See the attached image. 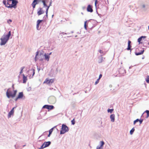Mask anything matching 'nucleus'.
I'll return each mask as SVG.
<instances>
[{"label":"nucleus","instance_id":"1","mask_svg":"<svg viewBox=\"0 0 149 149\" xmlns=\"http://www.w3.org/2000/svg\"><path fill=\"white\" fill-rule=\"evenodd\" d=\"M3 3L8 8H15L18 1L16 0H7V3L6 1H3Z\"/></svg>","mask_w":149,"mask_h":149},{"label":"nucleus","instance_id":"2","mask_svg":"<svg viewBox=\"0 0 149 149\" xmlns=\"http://www.w3.org/2000/svg\"><path fill=\"white\" fill-rule=\"evenodd\" d=\"M17 93V90H13V91L11 88H9L7 91L6 95L8 98H13L16 96Z\"/></svg>","mask_w":149,"mask_h":149},{"label":"nucleus","instance_id":"3","mask_svg":"<svg viewBox=\"0 0 149 149\" xmlns=\"http://www.w3.org/2000/svg\"><path fill=\"white\" fill-rule=\"evenodd\" d=\"M10 35L11 31H10L9 32L8 34L7 35L5 36L4 37L1 38V42L0 45H5L9 40V38L10 36Z\"/></svg>","mask_w":149,"mask_h":149},{"label":"nucleus","instance_id":"4","mask_svg":"<svg viewBox=\"0 0 149 149\" xmlns=\"http://www.w3.org/2000/svg\"><path fill=\"white\" fill-rule=\"evenodd\" d=\"M69 130L68 128L66 125L63 124L62 126L61 130L60 131V134H63Z\"/></svg>","mask_w":149,"mask_h":149},{"label":"nucleus","instance_id":"5","mask_svg":"<svg viewBox=\"0 0 149 149\" xmlns=\"http://www.w3.org/2000/svg\"><path fill=\"white\" fill-rule=\"evenodd\" d=\"M44 56L45 57V59L48 61L49 60L50 57L48 55H47L46 54H45L44 55L42 53L40 54L38 56V58L39 59V60L40 61H43V59L42 57H43Z\"/></svg>","mask_w":149,"mask_h":149},{"label":"nucleus","instance_id":"6","mask_svg":"<svg viewBox=\"0 0 149 149\" xmlns=\"http://www.w3.org/2000/svg\"><path fill=\"white\" fill-rule=\"evenodd\" d=\"M48 101L50 104H53L56 101V98L54 96H50L48 99Z\"/></svg>","mask_w":149,"mask_h":149},{"label":"nucleus","instance_id":"7","mask_svg":"<svg viewBox=\"0 0 149 149\" xmlns=\"http://www.w3.org/2000/svg\"><path fill=\"white\" fill-rule=\"evenodd\" d=\"M146 38V36H142L139 38L138 39V42L139 44H143L145 40L144 39Z\"/></svg>","mask_w":149,"mask_h":149},{"label":"nucleus","instance_id":"8","mask_svg":"<svg viewBox=\"0 0 149 149\" xmlns=\"http://www.w3.org/2000/svg\"><path fill=\"white\" fill-rule=\"evenodd\" d=\"M54 81V79H46L44 82V83H46L47 84H49L52 83Z\"/></svg>","mask_w":149,"mask_h":149},{"label":"nucleus","instance_id":"9","mask_svg":"<svg viewBox=\"0 0 149 149\" xmlns=\"http://www.w3.org/2000/svg\"><path fill=\"white\" fill-rule=\"evenodd\" d=\"M42 108H43L47 109L49 110L53 109L54 108V107L52 105H45L43 106Z\"/></svg>","mask_w":149,"mask_h":149},{"label":"nucleus","instance_id":"10","mask_svg":"<svg viewBox=\"0 0 149 149\" xmlns=\"http://www.w3.org/2000/svg\"><path fill=\"white\" fill-rule=\"evenodd\" d=\"M15 107H14L12 108V110L10 111L8 114V117L10 118L11 117V115H13L14 113V109Z\"/></svg>","mask_w":149,"mask_h":149},{"label":"nucleus","instance_id":"11","mask_svg":"<svg viewBox=\"0 0 149 149\" xmlns=\"http://www.w3.org/2000/svg\"><path fill=\"white\" fill-rule=\"evenodd\" d=\"M87 10L88 12H92L93 11L92 6L90 5H88L87 8Z\"/></svg>","mask_w":149,"mask_h":149},{"label":"nucleus","instance_id":"12","mask_svg":"<svg viewBox=\"0 0 149 149\" xmlns=\"http://www.w3.org/2000/svg\"><path fill=\"white\" fill-rule=\"evenodd\" d=\"M23 96V93L22 92H20L19 93L18 97L15 99V101H16L18 99L22 97Z\"/></svg>","mask_w":149,"mask_h":149},{"label":"nucleus","instance_id":"13","mask_svg":"<svg viewBox=\"0 0 149 149\" xmlns=\"http://www.w3.org/2000/svg\"><path fill=\"white\" fill-rule=\"evenodd\" d=\"M38 0H34L31 4L33 9L35 8L36 5L38 4Z\"/></svg>","mask_w":149,"mask_h":149},{"label":"nucleus","instance_id":"14","mask_svg":"<svg viewBox=\"0 0 149 149\" xmlns=\"http://www.w3.org/2000/svg\"><path fill=\"white\" fill-rule=\"evenodd\" d=\"M44 12L42 10V9L41 8H40L39 10L38 11L37 13L38 15H40L43 13H44Z\"/></svg>","mask_w":149,"mask_h":149},{"label":"nucleus","instance_id":"15","mask_svg":"<svg viewBox=\"0 0 149 149\" xmlns=\"http://www.w3.org/2000/svg\"><path fill=\"white\" fill-rule=\"evenodd\" d=\"M131 42L130 40H129L128 42V47L127 49V50H130V48L131 47V46L130 45Z\"/></svg>","mask_w":149,"mask_h":149},{"label":"nucleus","instance_id":"16","mask_svg":"<svg viewBox=\"0 0 149 149\" xmlns=\"http://www.w3.org/2000/svg\"><path fill=\"white\" fill-rule=\"evenodd\" d=\"M110 118L111 121L112 122H114L115 120V115L114 114H111L110 116Z\"/></svg>","mask_w":149,"mask_h":149},{"label":"nucleus","instance_id":"17","mask_svg":"<svg viewBox=\"0 0 149 149\" xmlns=\"http://www.w3.org/2000/svg\"><path fill=\"white\" fill-rule=\"evenodd\" d=\"M43 21L42 20H38L37 21V24L36 26V27L37 29H38L39 26V24L40 23Z\"/></svg>","mask_w":149,"mask_h":149},{"label":"nucleus","instance_id":"18","mask_svg":"<svg viewBox=\"0 0 149 149\" xmlns=\"http://www.w3.org/2000/svg\"><path fill=\"white\" fill-rule=\"evenodd\" d=\"M50 143L51 142L50 141L45 142L43 143L45 145V147H47L49 146Z\"/></svg>","mask_w":149,"mask_h":149},{"label":"nucleus","instance_id":"19","mask_svg":"<svg viewBox=\"0 0 149 149\" xmlns=\"http://www.w3.org/2000/svg\"><path fill=\"white\" fill-rule=\"evenodd\" d=\"M144 52V50L143 49L141 52H135V54L136 55H140L143 54Z\"/></svg>","mask_w":149,"mask_h":149},{"label":"nucleus","instance_id":"20","mask_svg":"<svg viewBox=\"0 0 149 149\" xmlns=\"http://www.w3.org/2000/svg\"><path fill=\"white\" fill-rule=\"evenodd\" d=\"M23 83H25L26 82V80H27V77H25L24 74H23Z\"/></svg>","mask_w":149,"mask_h":149},{"label":"nucleus","instance_id":"21","mask_svg":"<svg viewBox=\"0 0 149 149\" xmlns=\"http://www.w3.org/2000/svg\"><path fill=\"white\" fill-rule=\"evenodd\" d=\"M51 5V2L50 3V4L49 6H47V7L46 10V16L47 17L48 9H49V7Z\"/></svg>","mask_w":149,"mask_h":149},{"label":"nucleus","instance_id":"22","mask_svg":"<svg viewBox=\"0 0 149 149\" xmlns=\"http://www.w3.org/2000/svg\"><path fill=\"white\" fill-rule=\"evenodd\" d=\"M53 128H51L49 131V134L48 135V137H49L50 135L52 134L53 130Z\"/></svg>","mask_w":149,"mask_h":149},{"label":"nucleus","instance_id":"23","mask_svg":"<svg viewBox=\"0 0 149 149\" xmlns=\"http://www.w3.org/2000/svg\"><path fill=\"white\" fill-rule=\"evenodd\" d=\"M134 128H133L130 131V133L131 134H133V132L134 131Z\"/></svg>","mask_w":149,"mask_h":149},{"label":"nucleus","instance_id":"24","mask_svg":"<svg viewBox=\"0 0 149 149\" xmlns=\"http://www.w3.org/2000/svg\"><path fill=\"white\" fill-rule=\"evenodd\" d=\"M146 81L147 83H149V76L148 75L147 76Z\"/></svg>","mask_w":149,"mask_h":149},{"label":"nucleus","instance_id":"25","mask_svg":"<svg viewBox=\"0 0 149 149\" xmlns=\"http://www.w3.org/2000/svg\"><path fill=\"white\" fill-rule=\"evenodd\" d=\"M39 52H36V56L35 57V61H36L37 60V56L38 55Z\"/></svg>","mask_w":149,"mask_h":149},{"label":"nucleus","instance_id":"26","mask_svg":"<svg viewBox=\"0 0 149 149\" xmlns=\"http://www.w3.org/2000/svg\"><path fill=\"white\" fill-rule=\"evenodd\" d=\"M87 22V21H86L84 23V28L86 30V29H86V27H87V26H86Z\"/></svg>","mask_w":149,"mask_h":149},{"label":"nucleus","instance_id":"27","mask_svg":"<svg viewBox=\"0 0 149 149\" xmlns=\"http://www.w3.org/2000/svg\"><path fill=\"white\" fill-rule=\"evenodd\" d=\"M31 71H32L31 72L33 73L32 76H33L35 73V70L34 69H32V70H31Z\"/></svg>","mask_w":149,"mask_h":149},{"label":"nucleus","instance_id":"28","mask_svg":"<svg viewBox=\"0 0 149 149\" xmlns=\"http://www.w3.org/2000/svg\"><path fill=\"white\" fill-rule=\"evenodd\" d=\"M145 112L147 113V116L146 118H147L149 116V111L148 110H146Z\"/></svg>","mask_w":149,"mask_h":149},{"label":"nucleus","instance_id":"29","mask_svg":"<svg viewBox=\"0 0 149 149\" xmlns=\"http://www.w3.org/2000/svg\"><path fill=\"white\" fill-rule=\"evenodd\" d=\"M71 122L72 124L73 125H74L75 123L74 119H73L72 120Z\"/></svg>","mask_w":149,"mask_h":149},{"label":"nucleus","instance_id":"30","mask_svg":"<svg viewBox=\"0 0 149 149\" xmlns=\"http://www.w3.org/2000/svg\"><path fill=\"white\" fill-rule=\"evenodd\" d=\"M42 1L43 3V5L44 6H47V5L45 3V1L44 0H43Z\"/></svg>","mask_w":149,"mask_h":149},{"label":"nucleus","instance_id":"31","mask_svg":"<svg viewBox=\"0 0 149 149\" xmlns=\"http://www.w3.org/2000/svg\"><path fill=\"white\" fill-rule=\"evenodd\" d=\"M45 148V145L44 144H43L42 146H41L40 148H39L40 149H43L44 148Z\"/></svg>","mask_w":149,"mask_h":149},{"label":"nucleus","instance_id":"32","mask_svg":"<svg viewBox=\"0 0 149 149\" xmlns=\"http://www.w3.org/2000/svg\"><path fill=\"white\" fill-rule=\"evenodd\" d=\"M113 111V109H109L108 110V112H110V113H111Z\"/></svg>","mask_w":149,"mask_h":149},{"label":"nucleus","instance_id":"33","mask_svg":"<svg viewBox=\"0 0 149 149\" xmlns=\"http://www.w3.org/2000/svg\"><path fill=\"white\" fill-rule=\"evenodd\" d=\"M139 121V120L138 119H136V120H135L134 122V124L135 125L136 123L138 121Z\"/></svg>","mask_w":149,"mask_h":149},{"label":"nucleus","instance_id":"34","mask_svg":"<svg viewBox=\"0 0 149 149\" xmlns=\"http://www.w3.org/2000/svg\"><path fill=\"white\" fill-rule=\"evenodd\" d=\"M101 145L100 146H101V147H102L103 146V145L104 144V141H101Z\"/></svg>","mask_w":149,"mask_h":149},{"label":"nucleus","instance_id":"35","mask_svg":"<svg viewBox=\"0 0 149 149\" xmlns=\"http://www.w3.org/2000/svg\"><path fill=\"white\" fill-rule=\"evenodd\" d=\"M99 80H100V79H97V80L95 81V85L99 83Z\"/></svg>","mask_w":149,"mask_h":149},{"label":"nucleus","instance_id":"36","mask_svg":"<svg viewBox=\"0 0 149 149\" xmlns=\"http://www.w3.org/2000/svg\"><path fill=\"white\" fill-rule=\"evenodd\" d=\"M12 22V21L10 19L8 21V23L9 24H10V23Z\"/></svg>","mask_w":149,"mask_h":149},{"label":"nucleus","instance_id":"37","mask_svg":"<svg viewBox=\"0 0 149 149\" xmlns=\"http://www.w3.org/2000/svg\"><path fill=\"white\" fill-rule=\"evenodd\" d=\"M143 121V119H142V120L141 119L140 120H139V122L140 124H141L142 123Z\"/></svg>","mask_w":149,"mask_h":149},{"label":"nucleus","instance_id":"38","mask_svg":"<svg viewBox=\"0 0 149 149\" xmlns=\"http://www.w3.org/2000/svg\"><path fill=\"white\" fill-rule=\"evenodd\" d=\"M102 147H101V146L100 147H97V149H102Z\"/></svg>","mask_w":149,"mask_h":149},{"label":"nucleus","instance_id":"39","mask_svg":"<svg viewBox=\"0 0 149 149\" xmlns=\"http://www.w3.org/2000/svg\"><path fill=\"white\" fill-rule=\"evenodd\" d=\"M102 74H100V75H99V78L98 79H100L102 77Z\"/></svg>","mask_w":149,"mask_h":149},{"label":"nucleus","instance_id":"40","mask_svg":"<svg viewBox=\"0 0 149 149\" xmlns=\"http://www.w3.org/2000/svg\"><path fill=\"white\" fill-rule=\"evenodd\" d=\"M99 52L100 53H103V52L102 50H100Z\"/></svg>","mask_w":149,"mask_h":149},{"label":"nucleus","instance_id":"41","mask_svg":"<svg viewBox=\"0 0 149 149\" xmlns=\"http://www.w3.org/2000/svg\"><path fill=\"white\" fill-rule=\"evenodd\" d=\"M97 3V0H96L95 1V6H96Z\"/></svg>","mask_w":149,"mask_h":149},{"label":"nucleus","instance_id":"42","mask_svg":"<svg viewBox=\"0 0 149 149\" xmlns=\"http://www.w3.org/2000/svg\"><path fill=\"white\" fill-rule=\"evenodd\" d=\"M23 68H22L21 70V71L20 72V74H21L22 73V70H23Z\"/></svg>","mask_w":149,"mask_h":149},{"label":"nucleus","instance_id":"43","mask_svg":"<svg viewBox=\"0 0 149 149\" xmlns=\"http://www.w3.org/2000/svg\"><path fill=\"white\" fill-rule=\"evenodd\" d=\"M12 87H13V90H14V85H13L12 86Z\"/></svg>","mask_w":149,"mask_h":149},{"label":"nucleus","instance_id":"44","mask_svg":"<svg viewBox=\"0 0 149 149\" xmlns=\"http://www.w3.org/2000/svg\"><path fill=\"white\" fill-rule=\"evenodd\" d=\"M142 6H143V8H145V6L144 5H143Z\"/></svg>","mask_w":149,"mask_h":149},{"label":"nucleus","instance_id":"45","mask_svg":"<svg viewBox=\"0 0 149 149\" xmlns=\"http://www.w3.org/2000/svg\"><path fill=\"white\" fill-rule=\"evenodd\" d=\"M148 29L149 30V26H148Z\"/></svg>","mask_w":149,"mask_h":149},{"label":"nucleus","instance_id":"46","mask_svg":"<svg viewBox=\"0 0 149 149\" xmlns=\"http://www.w3.org/2000/svg\"><path fill=\"white\" fill-rule=\"evenodd\" d=\"M148 45H149V42H148Z\"/></svg>","mask_w":149,"mask_h":149}]
</instances>
